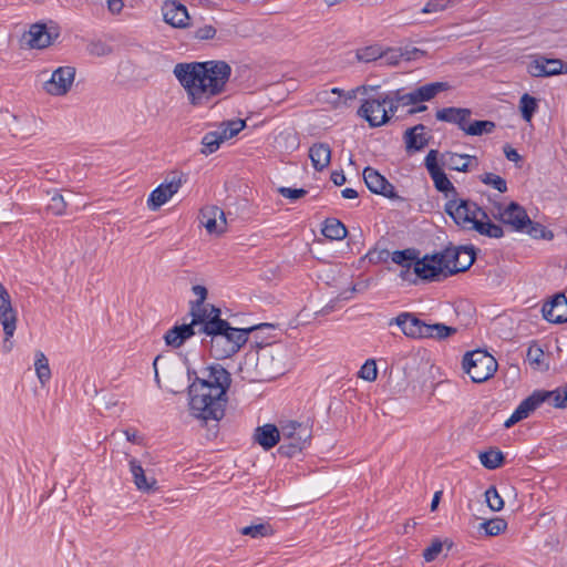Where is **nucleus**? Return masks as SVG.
Instances as JSON below:
<instances>
[{
	"label": "nucleus",
	"instance_id": "30",
	"mask_svg": "<svg viewBox=\"0 0 567 567\" xmlns=\"http://www.w3.org/2000/svg\"><path fill=\"white\" fill-rule=\"evenodd\" d=\"M449 89V84L446 82H432L419 86L412 90V94L415 103L431 101L440 92L446 91Z\"/></svg>",
	"mask_w": 567,
	"mask_h": 567
},
{
	"label": "nucleus",
	"instance_id": "27",
	"mask_svg": "<svg viewBox=\"0 0 567 567\" xmlns=\"http://www.w3.org/2000/svg\"><path fill=\"white\" fill-rule=\"evenodd\" d=\"M309 158L316 171H323L331 162L330 146L326 143H315L309 148Z\"/></svg>",
	"mask_w": 567,
	"mask_h": 567
},
{
	"label": "nucleus",
	"instance_id": "29",
	"mask_svg": "<svg viewBox=\"0 0 567 567\" xmlns=\"http://www.w3.org/2000/svg\"><path fill=\"white\" fill-rule=\"evenodd\" d=\"M472 159H476V157L452 152H445L441 155L442 165L451 171L457 172H467L470 169V162Z\"/></svg>",
	"mask_w": 567,
	"mask_h": 567
},
{
	"label": "nucleus",
	"instance_id": "64",
	"mask_svg": "<svg viewBox=\"0 0 567 567\" xmlns=\"http://www.w3.org/2000/svg\"><path fill=\"white\" fill-rule=\"evenodd\" d=\"M330 178L336 186H342L347 181L346 175L342 171L332 172Z\"/></svg>",
	"mask_w": 567,
	"mask_h": 567
},
{
	"label": "nucleus",
	"instance_id": "12",
	"mask_svg": "<svg viewBox=\"0 0 567 567\" xmlns=\"http://www.w3.org/2000/svg\"><path fill=\"white\" fill-rule=\"evenodd\" d=\"M358 115L367 120L372 127H378L389 122L390 115H388L384 106L383 94L365 99L358 110Z\"/></svg>",
	"mask_w": 567,
	"mask_h": 567
},
{
	"label": "nucleus",
	"instance_id": "33",
	"mask_svg": "<svg viewBox=\"0 0 567 567\" xmlns=\"http://www.w3.org/2000/svg\"><path fill=\"white\" fill-rule=\"evenodd\" d=\"M473 229L489 238H501L504 236L503 228L499 225L492 223L488 217H480L478 221L473 224Z\"/></svg>",
	"mask_w": 567,
	"mask_h": 567
},
{
	"label": "nucleus",
	"instance_id": "53",
	"mask_svg": "<svg viewBox=\"0 0 567 567\" xmlns=\"http://www.w3.org/2000/svg\"><path fill=\"white\" fill-rule=\"evenodd\" d=\"M359 377L365 381L372 382L378 377V369L374 360H367L359 371Z\"/></svg>",
	"mask_w": 567,
	"mask_h": 567
},
{
	"label": "nucleus",
	"instance_id": "31",
	"mask_svg": "<svg viewBox=\"0 0 567 567\" xmlns=\"http://www.w3.org/2000/svg\"><path fill=\"white\" fill-rule=\"evenodd\" d=\"M322 235L330 240H341L348 235L342 221L337 218H327L323 224Z\"/></svg>",
	"mask_w": 567,
	"mask_h": 567
},
{
	"label": "nucleus",
	"instance_id": "51",
	"mask_svg": "<svg viewBox=\"0 0 567 567\" xmlns=\"http://www.w3.org/2000/svg\"><path fill=\"white\" fill-rule=\"evenodd\" d=\"M89 54L94 56H105L112 53V48L102 40H93L86 48Z\"/></svg>",
	"mask_w": 567,
	"mask_h": 567
},
{
	"label": "nucleus",
	"instance_id": "4",
	"mask_svg": "<svg viewBox=\"0 0 567 567\" xmlns=\"http://www.w3.org/2000/svg\"><path fill=\"white\" fill-rule=\"evenodd\" d=\"M189 410L192 414L205 422L220 421L225 415V409L228 402L227 395H221V401H217L218 393L209 390L207 383H190L188 386Z\"/></svg>",
	"mask_w": 567,
	"mask_h": 567
},
{
	"label": "nucleus",
	"instance_id": "37",
	"mask_svg": "<svg viewBox=\"0 0 567 567\" xmlns=\"http://www.w3.org/2000/svg\"><path fill=\"white\" fill-rule=\"evenodd\" d=\"M481 463L488 470H495L503 465L504 455L499 450H489L480 454Z\"/></svg>",
	"mask_w": 567,
	"mask_h": 567
},
{
	"label": "nucleus",
	"instance_id": "22",
	"mask_svg": "<svg viewBox=\"0 0 567 567\" xmlns=\"http://www.w3.org/2000/svg\"><path fill=\"white\" fill-rule=\"evenodd\" d=\"M543 317L551 323L567 321V299L563 293L555 295L550 301L542 308Z\"/></svg>",
	"mask_w": 567,
	"mask_h": 567
},
{
	"label": "nucleus",
	"instance_id": "56",
	"mask_svg": "<svg viewBox=\"0 0 567 567\" xmlns=\"http://www.w3.org/2000/svg\"><path fill=\"white\" fill-rule=\"evenodd\" d=\"M452 0H430L421 10L422 13H435L445 10Z\"/></svg>",
	"mask_w": 567,
	"mask_h": 567
},
{
	"label": "nucleus",
	"instance_id": "43",
	"mask_svg": "<svg viewBox=\"0 0 567 567\" xmlns=\"http://www.w3.org/2000/svg\"><path fill=\"white\" fill-rule=\"evenodd\" d=\"M382 48L379 45H369L357 50L355 56L361 62H372L381 60Z\"/></svg>",
	"mask_w": 567,
	"mask_h": 567
},
{
	"label": "nucleus",
	"instance_id": "13",
	"mask_svg": "<svg viewBox=\"0 0 567 567\" xmlns=\"http://www.w3.org/2000/svg\"><path fill=\"white\" fill-rule=\"evenodd\" d=\"M74 79L75 68L69 65L60 66L52 72L43 89L50 95L63 96L70 91Z\"/></svg>",
	"mask_w": 567,
	"mask_h": 567
},
{
	"label": "nucleus",
	"instance_id": "17",
	"mask_svg": "<svg viewBox=\"0 0 567 567\" xmlns=\"http://www.w3.org/2000/svg\"><path fill=\"white\" fill-rule=\"evenodd\" d=\"M503 224L509 225L516 231H523L526 224H532L525 208L516 202L509 203L504 209L498 207L496 216Z\"/></svg>",
	"mask_w": 567,
	"mask_h": 567
},
{
	"label": "nucleus",
	"instance_id": "58",
	"mask_svg": "<svg viewBox=\"0 0 567 567\" xmlns=\"http://www.w3.org/2000/svg\"><path fill=\"white\" fill-rule=\"evenodd\" d=\"M192 291L198 298L196 300L190 301V308L195 309L197 306H203L207 298V289L204 286L195 285L193 286Z\"/></svg>",
	"mask_w": 567,
	"mask_h": 567
},
{
	"label": "nucleus",
	"instance_id": "23",
	"mask_svg": "<svg viewBox=\"0 0 567 567\" xmlns=\"http://www.w3.org/2000/svg\"><path fill=\"white\" fill-rule=\"evenodd\" d=\"M130 471L133 476L136 488L144 493L155 492L157 489V481L154 477H147L140 461L130 460Z\"/></svg>",
	"mask_w": 567,
	"mask_h": 567
},
{
	"label": "nucleus",
	"instance_id": "24",
	"mask_svg": "<svg viewBox=\"0 0 567 567\" xmlns=\"http://www.w3.org/2000/svg\"><path fill=\"white\" fill-rule=\"evenodd\" d=\"M255 441L266 451L272 449L281 440L280 427L274 424L258 426L254 434Z\"/></svg>",
	"mask_w": 567,
	"mask_h": 567
},
{
	"label": "nucleus",
	"instance_id": "57",
	"mask_svg": "<svg viewBox=\"0 0 567 567\" xmlns=\"http://www.w3.org/2000/svg\"><path fill=\"white\" fill-rule=\"evenodd\" d=\"M278 192L281 196L289 198L291 200H297L307 194V190L303 188H290V187H279Z\"/></svg>",
	"mask_w": 567,
	"mask_h": 567
},
{
	"label": "nucleus",
	"instance_id": "50",
	"mask_svg": "<svg viewBox=\"0 0 567 567\" xmlns=\"http://www.w3.org/2000/svg\"><path fill=\"white\" fill-rule=\"evenodd\" d=\"M524 230H526V233L533 238L551 239L554 237L553 233L547 230L545 226L539 223L532 221V224H526V228Z\"/></svg>",
	"mask_w": 567,
	"mask_h": 567
},
{
	"label": "nucleus",
	"instance_id": "20",
	"mask_svg": "<svg viewBox=\"0 0 567 567\" xmlns=\"http://www.w3.org/2000/svg\"><path fill=\"white\" fill-rule=\"evenodd\" d=\"M200 223L209 234L220 235L226 230L225 213L214 205L200 209Z\"/></svg>",
	"mask_w": 567,
	"mask_h": 567
},
{
	"label": "nucleus",
	"instance_id": "63",
	"mask_svg": "<svg viewBox=\"0 0 567 567\" xmlns=\"http://www.w3.org/2000/svg\"><path fill=\"white\" fill-rule=\"evenodd\" d=\"M504 154L508 161L514 163H518L522 159V156L518 154V152L511 145L504 146Z\"/></svg>",
	"mask_w": 567,
	"mask_h": 567
},
{
	"label": "nucleus",
	"instance_id": "62",
	"mask_svg": "<svg viewBox=\"0 0 567 567\" xmlns=\"http://www.w3.org/2000/svg\"><path fill=\"white\" fill-rule=\"evenodd\" d=\"M527 360L533 364H539L544 352L543 350L537 346H532L527 350Z\"/></svg>",
	"mask_w": 567,
	"mask_h": 567
},
{
	"label": "nucleus",
	"instance_id": "26",
	"mask_svg": "<svg viewBox=\"0 0 567 567\" xmlns=\"http://www.w3.org/2000/svg\"><path fill=\"white\" fill-rule=\"evenodd\" d=\"M425 128L426 127L423 124H417L405 131L404 140L406 151L409 153L422 151L425 146H427L429 137L425 136Z\"/></svg>",
	"mask_w": 567,
	"mask_h": 567
},
{
	"label": "nucleus",
	"instance_id": "52",
	"mask_svg": "<svg viewBox=\"0 0 567 567\" xmlns=\"http://www.w3.org/2000/svg\"><path fill=\"white\" fill-rule=\"evenodd\" d=\"M444 543L440 538H434L431 545L423 551L424 560L427 563L435 560L437 556L442 553Z\"/></svg>",
	"mask_w": 567,
	"mask_h": 567
},
{
	"label": "nucleus",
	"instance_id": "7",
	"mask_svg": "<svg viewBox=\"0 0 567 567\" xmlns=\"http://www.w3.org/2000/svg\"><path fill=\"white\" fill-rule=\"evenodd\" d=\"M463 370L475 383H482L491 379L497 370V361L485 350L466 352L462 361Z\"/></svg>",
	"mask_w": 567,
	"mask_h": 567
},
{
	"label": "nucleus",
	"instance_id": "28",
	"mask_svg": "<svg viewBox=\"0 0 567 567\" xmlns=\"http://www.w3.org/2000/svg\"><path fill=\"white\" fill-rule=\"evenodd\" d=\"M17 311L16 309H12L11 312H6L3 315H0V323L3 328L4 332V340L2 343V351L4 353H8L12 350L13 343L10 341V339L13 337L16 329H17Z\"/></svg>",
	"mask_w": 567,
	"mask_h": 567
},
{
	"label": "nucleus",
	"instance_id": "9",
	"mask_svg": "<svg viewBox=\"0 0 567 567\" xmlns=\"http://www.w3.org/2000/svg\"><path fill=\"white\" fill-rule=\"evenodd\" d=\"M189 315L192 321L189 323H183L181 326H174L169 329L165 336V343L172 348H179L184 342L196 333V327L198 329L208 321V307L207 305L197 306L195 309L190 308Z\"/></svg>",
	"mask_w": 567,
	"mask_h": 567
},
{
	"label": "nucleus",
	"instance_id": "10",
	"mask_svg": "<svg viewBox=\"0 0 567 567\" xmlns=\"http://www.w3.org/2000/svg\"><path fill=\"white\" fill-rule=\"evenodd\" d=\"M445 268L444 277L466 271L475 260L473 246H450L439 252Z\"/></svg>",
	"mask_w": 567,
	"mask_h": 567
},
{
	"label": "nucleus",
	"instance_id": "41",
	"mask_svg": "<svg viewBox=\"0 0 567 567\" xmlns=\"http://www.w3.org/2000/svg\"><path fill=\"white\" fill-rule=\"evenodd\" d=\"M495 128V123L492 121H474L470 125H465L464 132L467 135L480 136L484 133H492Z\"/></svg>",
	"mask_w": 567,
	"mask_h": 567
},
{
	"label": "nucleus",
	"instance_id": "46",
	"mask_svg": "<svg viewBox=\"0 0 567 567\" xmlns=\"http://www.w3.org/2000/svg\"><path fill=\"white\" fill-rule=\"evenodd\" d=\"M208 307V321L204 322L202 327L197 330L198 333H206L210 329V327L217 323V322H228L227 320L221 319V310L214 305H207Z\"/></svg>",
	"mask_w": 567,
	"mask_h": 567
},
{
	"label": "nucleus",
	"instance_id": "18",
	"mask_svg": "<svg viewBox=\"0 0 567 567\" xmlns=\"http://www.w3.org/2000/svg\"><path fill=\"white\" fill-rule=\"evenodd\" d=\"M414 266L417 278L423 280H437L440 275L445 272L443 260L439 252L425 255L423 258L417 257Z\"/></svg>",
	"mask_w": 567,
	"mask_h": 567
},
{
	"label": "nucleus",
	"instance_id": "8",
	"mask_svg": "<svg viewBox=\"0 0 567 567\" xmlns=\"http://www.w3.org/2000/svg\"><path fill=\"white\" fill-rule=\"evenodd\" d=\"M444 212L464 229H473V224L477 223L480 217L487 218L486 212L476 203L457 197L450 198L445 203Z\"/></svg>",
	"mask_w": 567,
	"mask_h": 567
},
{
	"label": "nucleus",
	"instance_id": "49",
	"mask_svg": "<svg viewBox=\"0 0 567 567\" xmlns=\"http://www.w3.org/2000/svg\"><path fill=\"white\" fill-rule=\"evenodd\" d=\"M401 49L389 48L382 50L381 61L385 65H396L405 56Z\"/></svg>",
	"mask_w": 567,
	"mask_h": 567
},
{
	"label": "nucleus",
	"instance_id": "25",
	"mask_svg": "<svg viewBox=\"0 0 567 567\" xmlns=\"http://www.w3.org/2000/svg\"><path fill=\"white\" fill-rule=\"evenodd\" d=\"M435 116L439 121L456 124L462 131H464L471 116V110L454 106L444 107L439 110Z\"/></svg>",
	"mask_w": 567,
	"mask_h": 567
},
{
	"label": "nucleus",
	"instance_id": "19",
	"mask_svg": "<svg viewBox=\"0 0 567 567\" xmlns=\"http://www.w3.org/2000/svg\"><path fill=\"white\" fill-rule=\"evenodd\" d=\"M59 37V32L54 28H48L44 23H34L24 34V39L30 48L44 49L52 44L53 40Z\"/></svg>",
	"mask_w": 567,
	"mask_h": 567
},
{
	"label": "nucleus",
	"instance_id": "35",
	"mask_svg": "<svg viewBox=\"0 0 567 567\" xmlns=\"http://www.w3.org/2000/svg\"><path fill=\"white\" fill-rule=\"evenodd\" d=\"M34 369L41 385H45L51 379L49 360L42 351L35 352Z\"/></svg>",
	"mask_w": 567,
	"mask_h": 567
},
{
	"label": "nucleus",
	"instance_id": "11",
	"mask_svg": "<svg viewBox=\"0 0 567 567\" xmlns=\"http://www.w3.org/2000/svg\"><path fill=\"white\" fill-rule=\"evenodd\" d=\"M203 377H196L192 383H207L209 390L218 393L217 401H221V395H227L231 384L230 373L219 363L212 364L202 370Z\"/></svg>",
	"mask_w": 567,
	"mask_h": 567
},
{
	"label": "nucleus",
	"instance_id": "21",
	"mask_svg": "<svg viewBox=\"0 0 567 567\" xmlns=\"http://www.w3.org/2000/svg\"><path fill=\"white\" fill-rule=\"evenodd\" d=\"M163 18L166 23L174 28L189 27L190 17L185 6L177 1H166L162 8Z\"/></svg>",
	"mask_w": 567,
	"mask_h": 567
},
{
	"label": "nucleus",
	"instance_id": "61",
	"mask_svg": "<svg viewBox=\"0 0 567 567\" xmlns=\"http://www.w3.org/2000/svg\"><path fill=\"white\" fill-rule=\"evenodd\" d=\"M399 277L403 280V281H408L410 284H416L417 281V276H416V272H415V266H412V267H402V269L400 270L399 272Z\"/></svg>",
	"mask_w": 567,
	"mask_h": 567
},
{
	"label": "nucleus",
	"instance_id": "39",
	"mask_svg": "<svg viewBox=\"0 0 567 567\" xmlns=\"http://www.w3.org/2000/svg\"><path fill=\"white\" fill-rule=\"evenodd\" d=\"M246 126V122L244 120H231L223 122L219 126V131L225 138V141L236 136L240 131H243Z\"/></svg>",
	"mask_w": 567,
	"mask_h": 567
},
{
	"label": "nucleus",
	"instance_id": "47",
	"mask_svg": "<svg viewBox=\"0 0 567 567\" xmlns=\"http://www.w3.org/2000/svg\"><path fill=\"white\" fill-rule=\"evenodd\" d=\"M487 506L494 511L499 512L504 507V501L498 494L495 486H489L485 492Z\"/></svg>",
	"mask_w": 567,
	"mask_h": 567
},
{
	"label": "nucleus",
	"instance_id": "16",
	"mask_svg": "<svg viewBox=\"0 0 567 567\" xmlns=\"http://www.w3.org/2000/svg\"><path fill=\"white\" fill-rule=\"evenodd\" d=\"M363 179L370 192L382 195L390 199L400 198L395 192L394 186L377 169L369 166L365 167L363 169Z\"/></svg>",
	"mask_w": 567,
	"mask_h": 567
},
{
	"label": "nucleus",
	"instance_id": "55",
	"mask_svg": "<svg viewBox=\"0 0 567 567\" xmlns=\"http://www.w3.org/2000/svg\"><path fill=\"white\" fill-rule=\"evenodd\" d=\"M66 206L68 204L64 200V197L61 194L55 193L48 205V209L52 212V214L60 216L65 213Z\"/></svg>",
	"mask_w": 567,
	"mask_h": 567
},
{
	"label": "nucleus",
	"instance_id": "36",
	"mask_svg": "<svg viewBox=\"0 0 567 567\" xmlns=\"http://www.w3.org/2000/svg\"><path fill=\"white\" fill-rule=\"evenodd\" d=\"M419 251L414 248L395 250L392 252V261L401 267H412L416 261Z\"/></svg>",
	"mask_w": 567,
	"mask_h": 567
},
{
	"label": "nucleus",
	"instance_id": "42",
	"mask_svg": "<svg viewBox=\"0 0 567 567\" xmlns=\"http://www.w3.org/2000/svg\"><path fill=\"white\" fill-rule=\"evenodd\" d=\"M272 528L267 523H260L257 525L246 526L240 529V534L250 536L252 538H261L272 534Z\"/></svg>",
	"mask_w": 567,
	"mask_h": 567
},
{
	"label": "nucleus",
	"instance_id": "59",
	"mask_svg": "<svg viewBox=\"0 0 567 567\" xmlns=\"http://www.w3.org/2000/svg\"><path fill=\"white\" fill-rule=\"evenodd\" d=\"M437 154L436 150H431L425 157V167L430 175L442 169L437 164Z\"/></svg>",
	"mask_w": 567,
	"mask_h": 567
},
{
	"label": "nucleus",
	"instance_id": "48",
	"mask_svg": "<svg viewBox=\"0 0 567 567\" xmlns=\"http://www.w3.org/2000/svg\"><path fill=\"white\" fill-rule=\"evenodd\" d=\"M480 178L482 183L494 187L499 193L507 192L506 181L498 175H495L493 173H485Z\"/></svg>",
	"mask_w": 567,
	"mask_h": 567
},
{
	"label": "nucleus",
	"instance_id": "14",
	"mask_svg": "<svg viewBox=\"0 0 567 567\" xmlns=\"http://www.w3.org/2000/svg\"><path fill=\"white\" fill-rule=\"evenodd\" d=\"M183 182L184 175L182 173H173L169 181H165L150 194L147 199L148 208L151 210H157L178 192Z\"/></svg>",
	"mask_w": 567,
	"mask_h": 567
},
{
	"label": "nucleus",
	"instance_id": "3",
	"mask_svg": "<svg viewBox=\"0 0 567 567\" xmlns=\"http://www.w3.org/2000/svg\"><path fill=\"white\" fill-rule=\"evenodd\" d=\"M206 338L202 340L203 346L208 348L210 357L216 360H224L233 357L248 341L250 332L261 328H271V324L264 323L247 329L233 328L229 322L213 323Z\"/></svg>",
	"mask_w": 567,
	"mask_h": 567
},
{
	"label": "nucleus",
	"instance_id": "1",
	"mask_svg": "<svg viewBox=\"0 0 567 567\" xmlns=\"http://www.w3.org/2000/svg\"><path fill=\"white\" fill-rule=\"evenodd\" d=\"M173 73L185 90L188 103L199 107L225 92L231 68L225 61L177 63Z\"/></svg>",
	"mask_w": 567,
	"mask_h": 567
},
{
	"label": "nucleus",
	"instance_id": "54",
	"mask_svg": "<svg viewBox=\"0 0 567 567\" xmlns=\"http://www.w3.org/2000/svg\"><path fill=\"white\" fill-rule=\"evenodd\" d=\"M216 34L217 29L213 24H205L195 29L193 38L199 41H206L214 39Z\"/></svg>",
	"mask_w": 567,
	"mask_h": 567
},
{
	"label": "nucleus",
	"instance_id": "6",
	"mask_svg": "<svg viewBox=\"0 0 567 567\" xmlns=\"http://www.w3.org/2000/svg\"><path fill=\"white\" fill-rule=\"evenodd\" d=\"M280 433L284 443L279 446L278 453L287 457H292L306 449L312 436L310 426L297 421L281 423Z\"/></svg>",
	"mask_w": 567,
	"mask_h": 567
},
{
	"label": "nucleus",
	"instance_id": "60",
	"mask_svg": "<svg viewBox=\"0 0 567 567\" xmlns=\"http://www.w3.org/2000/svg\"><path fill=\"white\" fill-rule=\"evenodd\" d=\"M546 63H547L546 70L555 69L556 75L567 73V63L564 62L563 60L547 59Z\"/></svg>",
	"mask_w": 567,
	"mask_h": 567
},
{
	"label": "nucleus",
	"instance_id": "5",
	"mask_svg": "<svg viewBox=\"0 0 567 567\" xmlns=\"http://www.w3.org/2000/svg\"><path fill=\"white\" fill-rule=\"evenodd\" d=\"M389 324H396L400 327L403 334L411 339H434L442 341L457 332L456 328L444 323H427L412 312H401L395 318H392Z\"/></svg>",
	"mask_w": 567,
	"mask_h": 567
},
{
	"label": "nucleus",
	"instance_id": "38",
	"mask_svg": "<svg viewBox=\"0 0 567 567\" xmlns=\"http://www.w3.org/2000/svg\"><path fill=\"white\" fill-rule=\"evenodd\" d=\"M546 58L533 60L527 66V72L534 78L556 75L555 69L546 70Z\"/></svg>",
	"mask_w": 567,
	"mask_h": 567
},
{
	"label": "nucleus",
	"instance_id": "40",
	"mask_svg": "<svg viewBox=\"0 0 567 567\" xmlns=\"http://www.w3.org/2000/svg\"><path fill=\"white\" fill-rule=\"evenodd\" d=\"M519 110L522 113V117L526 122H529L537 110L536 99L530 96L528 93L523 94L519 100Z\"/></svg>",
	"mask_w": 567,
	"mask_h": 567
},
{
	"label": "nucleus",
	"instance_id": "15",
	"mask_svg": "<svg viewBox=\"0 0 567 567\" xmlns=\"http://www.w3.org/2000/svg\"><path fill=\"white\" fill-rule=\"evenodd\" d=\"M548 393L546 390H536L525 400H523L513 414L504 423L506 429L512 427L517 422L529 416L542 403L548 401Z\"/></svg>",
	"mask_w": 567,
	"mask_h": 567
},
{
	"label": "nucleus",
	"instance_id": "2",
	"mask_svg": "<svg viewBox=\"0 0 567 567\" xmlns=\"http://www.w3.org/2000/svg\"><path fill=\"white\" fill-rule=\"evenodd\" d=\"M284 349L279 343H261L256 341V348L249 350L240 371L254 381H268L284 373Z\"/></svg>",
	"mask_w": 567,
	"mask_h": 567
},
{
	"label": "nucleus",
	"instance_id": "34",
	"mask_svg": "<svg viewBox=\"0 0 567 567\" xmlns=\"http://www.w3.org/2000/svg\"><path fill=\"white\" fill-rule=\"evenodd\" d=\"M224 142L225 138L223 137L220 131L208 132L202 138L203 148L200 153L208 156L215 153Z\"/></svg>",
	"mask_w": 567,
	"mask_h": 567
},
{
	"label": "nucleus",
	"instance_id": "45",
	"mask_svg": "<svg viewBox=\"0 0 567 567\" xmlns=\"http://www.w3.org/2000/svg\"><path fill=\"white\" fill-rule=\"evenodd\" d=\"M507 527V523L499 517L483 522L481 528H483L488 536H497L504 532Z\"/></svg>",
	"mask_w": 567,
	"mask_h": 567
},
{
	"label": "nucleus",
	"instance_id": "44",
	"mask_svg": "<svg viewBox=\"0 0 567 567\" xmlns=\"http://www.w3.org/2000/svg\"><path fill=\"white\" fill-rule=\"evenodd\" d=\"M548 401L556 409L567 408V384L561 385L553 391H547Z\"/></svg>",
	"mask_w": 567,
	"mask_h": 567
},
{
	"label": "nucleus",
	"instance_id": "32",
	"mask_svg": "<svg viewBox=\"0 0 567 567\" xmlns=\"http://www.w3.org/2000/svg\"><path fill=\"white\" fill-rule=\"evenodd\" d=\"M430 176L434 183L435 188L439 192L443 193L446 198L450 199V198L457 197L458 194H457L456 188L454 187L452 182L449 179V177L446 176V174L444 173L443 169L434 172Z\"/></svg>",
	"mask_w": 567,
	"mask_h": 567
}]
</instances>
